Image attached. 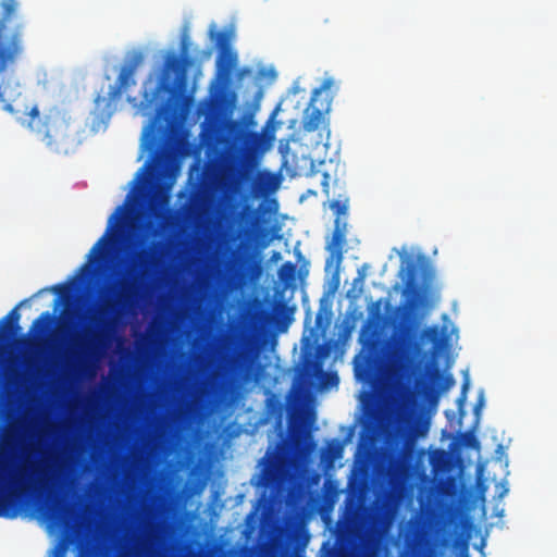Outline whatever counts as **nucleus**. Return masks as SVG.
Segmentation results:
<instances>
[{"instance_id": "1", "label": "nucleus", "mask_w": 557, "mask_h": 557, "mask_svg": "<svg viewBox=\"0 0 557 557\" xmlns=\"http://www.w3.org/2000/svg\"><path fill=\"white\" fill-rule=\"evenodd\" d=\"M54 426L42 424L35 430L36 442L24 445L18 458L0 456V517L14 519L33 496L46 499L52 519H60L66 509L64 495L70 486L67 467L54 453H44L41 444Z\"/></svg>"}, {"instance_id": "17", "label": "nucleus", "mask_w": 557, "mask_h": 557, "mask_svg": "<svg viewBox=\"0 0 557 557\" xmlns=\"http://www.w3.org/2000/svg\"><path fill=\"white\" fill-rule=\"evenodd\" d=\"M349 198L345 195H338V198L330 201V208L336 215V218L342 219V215L347 214Z\"/></svg>"}, {"instance_id": "12", "label": "nucleus", "mask_w": 557, "mask_h": 557, "mask_svg": "<svg viewBox=\"0 0 557 557\" xmlns=\"http://www.w3.org/2000/svg\"><path fill=\"white\" fill-rule=\"evenodd\" d=\"M121 211H122V207H119L116 212L113 213L110 216L109 225H108V228H107L106 233L91 247V249H90V251H89V253L87 256L88 262H90V263L97 262V261L101 260L104 257L107 248H108V244H109V235L112 232L113 223H114L115 220L119 219V214H120Z\"/></svg>"}, {"instance_id": "35", "label": "nucleus", "mask_w": 557, "mask_h": 557, "mask_svg": "<svg viewBox=\"0 0 557 557\" xmlns=\"http://www.w3.org/2000/svg\"><path fill=\"white\" fill-rule=\"evenodd\" d=\"M268 472H269V469H268V468H264V469L262 470L263 476H265V475L268 474Z\"/></svg>"}, {"instance_id": "21", "label": "nucleus", "mask_w": 557, "mask_h": 557, "mask_svg": "<svg viewBox=\"0 0 557 557\" xmlns=\"http://www.w3.org/2000/svg\"><path fill=\"white\" fill-rule=\"evenodd\" d=\"M342 451H343V446L338 441L333 440L327 443V453L331 458H333V459L339 458L342 456Z\"/></svg>"}, {"instance_id": "11", "label": "nucleus", "mask_w": 557, "mask_h": 557, "mask_svg": "<svg viewBox=\"0 0 557 557\" xmlns=\"http://www.w3.org/2000/svg\"><path fill=\"white\" fill-rule=\"evenodd\" d=\"M347 223L344 219L335 218L332 239L327 245L331 257L341 262L343 259V246L346 242Z\"/></svg>"}, {"instance_id": "20", "label": "nucleus", "mask_w": 557, "mask_h": 557, "mask_svg": "<svg viewBox=\"0 0 557 557\" xmlns=\"http://www.w3.org/2000/svg\"><path fill=\"white\" fill-rule=\"evenodd\" d=\"M296 270H297L296 264L290 261H287V262L283 263L282 267L280 268L278 277L282 281L294 280L296 276Z\"/></svg>"}, {"instance_id": "33", "label": "nucleus", "mask_w": 557, "mask_h": 557, "mask_svg": "<svg viewBox=\"0 0 557 557\" xmlns=\"http://www.w3.org/2000/svg\"><path fill=\"white\" fill-rule=\"evenodd\" d=\"M330 380H331L332 382H333V381H334V382H337V376H336V374H332V375L330 376Z\"/></svg>"}, {"instance_id": "9", "label": "nucleus", "mask_w": 557, "mask_h": 557, "mask_svg": "<svg viewBox=\"0 0 557 557\" xmlns=\"http://www.w3.org/2000/svg\"><path fill=\"white\" fill-rule=\"evenodd\" d=\"M216 46L221 53L218 59V79L222 85H226L232 75V70L236 65L237 54L230 49V37L226 33L220 32L216 35Z\"/></svg>"}, {"instance_id": "18", "label": "nucleus", "mask_w": 557, "mask_h": 557, "mask_svg": "<svg viewBox=\"0 0 557 557\" xmlns=\"http://www.w3.org/2000/svg\"><path fill=\"white\" fill-rule=\"evenodd\" d=\"M434 381L438 392H446L455 385V379L451 374H443L438 370L434 373Z\"/></svg>"}, {"instance_id": "30", "label": "nucleus", "mask_w": 557, "mask_h": 557, "mask_svg": "<svg viewBox=\"0 0 557 557\" xmlns=\"http://www.w3.org/2000/svg\"><path fill=\"white\" fill-rule=\"evenodd\" d=\"M51 290H53L54 293L61 295V294H63L66 290V287L64 285H54V286L51 287Z\"/></svg>"}, {"instance_id": "14", "label": "nucleus", "mask_w": 557, "mask_h": 557, "mask_svg": "<svg viewBox=\"0 0 557 557\" xmlns=\"http://www.w3.org/2000/svg\"><path fill=\"white\" fill-rule=\"evenodd\" d=\"M53 322L54 317L52 313L49 311L42 312L33 321L29 333L33 334L35 338H44L50 332Z\"/></svg>"}, {"instance_id": "22", "label": "nucleus", "mask_w": 557, "mask_h": 557, "mask_svg": "<svg viewBox=\"0 0 557 557\" xmlns=\"http://www.w3.org/2000/svg\"><path fill=\"white\" fill-rule=\"evenodd\" d=\"M14 417H15L14 412H10V411L3 412V414H2L3 422L0 423V438L7 440L9 437V431L5 429L4 422L12 421L14 419Z\"/></svg>"}, {"instance_id": "3", "label": "nucleus", "mask_w": 557, "mask_h": 557, "mask_svg": "<svg viewBox=\"0 0 557 557\" xmlns=\"http://www.w3.org/2000/svg\"><path fill=\"white\" fill-rule=\"evenodd\" d=\"M163 248L161 242H151L136 250L128 269L112 297L106 299L91 318L92 329H85L72 337L66 354V366L85 368L98 359L112 339L114 319L139 298L143 282L158 265Z\"/></svg>"}, {"instance_id": "15", "label": "nucleus", "mask_w": 557, "mask_h": 557, "mask_svg": "<svg viewBox=\"0 0 557 557\" xmlns=\"http://www.w3.org/2000/svg\"><path fill=\"white\" fill-rule=\"evenodd\" d=\"M185 70V62L184 59L174 54L170 53L166 55L164 60V74L169 75L170 73H174L176 75H182Z\"/></svg>"}, {"instance_id": "29", "label": "nucleus", "mask_w": 557, "mask_h": 557, "mask_svg": "<svg viewBox=\"0 0 557 557\" xmlns=\"http://www.w3.org/2000/svg\"><path fill=\"white\" fill-rule=\"evenodd\" d=\"M3 109L11 114H17L20 112V110H15L14 106L10 102H5Z\"/></svg>"}, {"instance_id": "8", "label": "nucleus", "mask_w": 557, "mask_h": 557, "mask_svg": "<svg viewBox=\"0 0 557 557\" xmlns=\"http://www.w3.org/2000/svg\"><path fill=\"white\" fill-rule=\"evenodd\" d=\"M122 557H169L159 529L150 525L146 536L129 553Z\"/></svg>"}, {"instance_id": "25", "label": "nucleus", "mask_w": 557, "mask_h": 557, "mask_svg": "<svg viewBox=\"0 0 557 557\" xmlns=\"http://www.w3.org/2000/svg\"><path fill=\"white\" fill-rule=\"evenodd\" d=\"M468 387H469V381H468V379H466L465 382L462 383V388H461L460 396L457 399L458 406H459V410H461L463 405H465V401H466V398H467Z\"/></svg>"}, {"instance_id": "16", "label": "nucleus", "mask_w": 557, "mask_h": 557, "mask_svg": "<svg viewBox=\"0 0 557 557\" xmlns=\"http://www.w3.org/2000/svg\"><path fill=\"white\" fill-rule=\"evenodd\" d=\"M418 280V264L416 261L410 260L406 267V277L404 280L405 287L408 290H414L417 288Z\"/></svg>"}, {"instance_id": "6", "label": "nucleus", "mask_w": 557, "mask_h": 557, "mask_svg": "<svg viewBox=\"0 0 557 557\" xmlns=\"http://www.w3.org/2000/svg\"><path fill=\"white\" fill-rule=\"evenodd\" d=\"M332 78H325L321 86L314 89L310 103L304 112L302 129L307 133H312L326 123V115L329 114L333 101L330 89L333 86Z\"/></svg>"}, {"instance_id": "26", "label": "nucleus", "mask_w": 557, "mask_h": 557, "mask_svg": "<svg viewBox=\"0 0 557 557\" xmlns=\"http://www.w3.org/2000/svg\"><path fill=\"white\" fill-rule=\"evenodd\" d=\"M462 442L468 447L474 448L479 446L478 440L471 433L462 434Z\"/></svg>"}, {"instance_id": "27", "label": "nucleus", "mask_w": 557, "mask_h": 557, "mask_svg": "<svg viewBox=\"0 0 557 557\" xmlns=\"http://www.w3.org/2000/svg\"><path fill=\"white\" fill-rule=\"evenodd\" d=\"M329 180H330V175L324 172L323 173V180L321 182V186H322V191L324 193V195L326 197H330V185H329Z\"/></svg>"}, {"instance_id": "31", "label": "nucleus", "mask_w": 557, "mask_h": 557, "mask_svg": "<svg viewBox=\"0 0 557 557\" xmlns=\"http://www.w3.org/2000/svg\"><path fill=\"white\" fill-rule=\"evenodd\" d=\"M147 227L150 230V235L156 236L158 234V227H156L152 223H148Z\"/></svg>"}, {"instance_id": "32", "label": "nucleus", "mask_w": 557, "mask_h": 557, "mask_svg": "<svg viewBox=\"0 0 557 557\" xmlns=\"http://www.w3.org/2000/svg\"><path fill=\"white\" fill-rule=\"evenodd\" d=\"M186 49H187V44H186V40L183 39V41H182V52H183V54L186 53Z\"/></svg>"}, {"instance_id": "2", "label": "nucleus", "mask_w": 557, "mask_h": 557, "mask_svg": "<svg viewBox=\"0 0 557 557\" xmlns=\"http://www.w3.org/2000/svg\"><path fill=\"white\" fill-rule=\"evenodd\" d=\"M261 141L258 133L249 132L244 123L230 120L215 144L207 149V161L201 173L205 189L220 196L222 215L233 216L242 201L252 191L261 190L258 159L253 150Z\"/></svg>"}, {"instance_id": "23", "label": "nucleus", "mask_w": 557, "mask_h": 557, "mask_svg": "<svg viewBox=\"0 0 557 557\" xmlns=\"http://www.w3.org/2000/svg\"><path fill=\"white\" fill-rule=\"evenodd\" d=\"M320 557H338V553L335 546L330 545L329 542H324L321 548Z\"/></svg>"}, {"instance_id": "10", "label": "nucleus", "mask_w": 557, "mask_h": 557, "mask_svg": "<svg viewBox=\"0 0 557 557\" xmlns=\"http://www.w3.org/2000/svg\"><path fill=\"white\" fill-rule=\"evenodd\" d=\"M28 301L29 299L22 300L2 320H0V336L4 334H13L20 329L18 322L21 319V314L18 312V309ZM8 380L9 369L7 358L0 351V386L5 385Z\"/></svg>"}, {"instance_id": "19", "label": "nucleus", "mask_w": 557, "mask_h": 557, "mask_svg": "<svg viewBox=\"0 0 557 557\" xmlns=\"http://www.w3.org/2000/svg\"><path fill=\"white\" fill-rule=\"evenodd\" d=\"M420 339L424 343H431L434 346H437L441 341V333L438 326L432 325L425 327L420 334Z\"/></svg>"}, {"instance_id": "4", "label": "nucleus", "mask_w": 557, "mask_h": 557, "mask_svg": "<svg viewBox=\"0 0 557 557\" xmlns=\"http://www.w3.org/2000/svg\"><path fill=\"white\" fill-rule=\"evenodd\" d=\"M417 302H408L398 335L391 342L369 338L355 358V375L363 383L374 385L387 372L406 369L419 352L413 311Z\"/></svg>"}, {"instance_id": "34", "label": "nucleus", "mask_w": 557, "mask_h": 557, "mask_svg": "<svg viewBox=\"0 0 557 557\" xmlns=\"http://www.w3.org/2000/svg\"><path fill=\"white\" fill-rule=\"evenodd\" d=\"M26 369L28 371H30L33 369V364L29 361L26 363Z\"/></svg>"}, {"instance_id": "7", "label": "nucleus", "mask_w": 557, "mask_h": 557, "mask_svg": "<svg viewBox=\"0 0 557 557\" xmlns=\"http://www.w3.org/2000/svg\"><path fill=\"white\" fill-rule=\"evenodd\" d=\"M144 61V54L140 51H133L125 58V63L113 86L110 87L108 96L110 100L117 99L124 90L136 84L134 74Z\"/></svg>"}, {"instance_id": "13", "label": "nucleus", "mask_w": 557, "mask_h": 557, "mask_svg": "<svg viewBox=\"0 0 557 557\" xmlns=\"http://www.w3.org/2000/svg\"><path fill=\"white\" fill-rule=\"evenodd\" d=\"M320 371H322V368L315 360L314 356L311 354H305L302 356V364L296 373V384L300 385L306 383L309 379L315 376Z\"/></svg>"}, {"instance_id": "24", "label": "nucleus", "mask_w": 557, "mask_h": 557, "mask_svg": "<svg viewBox=\"0 0 557 557\" xmlns=\"http://www.w3.org/2000/svg\"><path fill=\"white\" fill-rule=\"evenodd\" d=\"M16 0H4L2 3L4 15L10 16L16 9Z\"/></svg>"}, {"instance_id": "5", "label": "nucleus", "mask_w": 557, "mask_h": 557, "mask_svg": "<svg viewBox=\"0 0 557 557\" xmlns=\"http://www.w3.org/2000/svg\"><path fill=\"white\" fill-rule=\"evenodd\" d=\"M26 114L29 116L28 126L41 134L48 146L58 148L73 138L70 117L60 108H50L42 119L37 106H33Z\"/></svg>"}, {"instance_id": "36", "label": "nucleus", "mask_w": 557, "mask_h": 557, "mask_svg": "<svg viewBox=\"0 0 557 557\" xmlns=\"http://www.w3.org/2000/svg\"><path fill=\"white\" fill-rule=\"evenodd\" d=\"M320 320H321V315H320V314H318V315H317V323H318V324H319Z\"/></svg>"}, {"instance_id": "28", "label": "nucleus", "mask_w": 557, "mask_h": 557, "mask_svg": "<svg viewBox=\"0 0 557 557\" xmlns=\"http://www.w3.org/2000/svg\"><path fill=\"white\" fill-rule=\"evenodd\" d=\"M483 406H484V397H483V395H481L478 398V400H476V403L474 405V413H475V416H479L480 410L482 409Z\"/></svg>"}]
</instances>
